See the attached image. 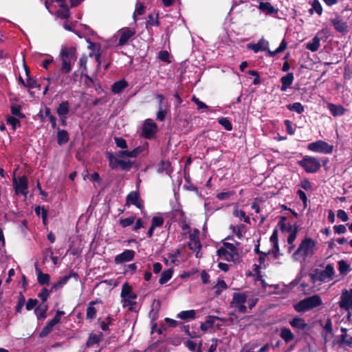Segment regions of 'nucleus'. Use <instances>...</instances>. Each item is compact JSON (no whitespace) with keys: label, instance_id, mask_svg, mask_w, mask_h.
<instances>
[{"label":"nucleus","instance_id":"cd10ccee","mask_svg":"<svg viewBox=\"0 0 352 352\" xmlns=\"http://www.w3.org/2000/svg\"><path fill=\"white\" fill-rule=\"evenodd\" d=\"M201 342H199V344L192 340L185 342V346L192 352H201Z\"/></svg>","mask_w":352,"mask_h":352},{"label":"nucleus","instance_id":"79ce46f5","mask_svg":"<svg viewBox=\"0 0 352 352\" xmlns=\"http://www.w3.org/2000/svg\"><path fill=\"white\" fill-rule=\"evenodd\" d=\"M233 215L236 217H239L240 220H243L245 223H250L249 217H248L245 212L242 210H239L237 208H234Z\"/></svg>","mask_w":352,"mask_h":352},{"label":"nucleus","instance_id":"37998d69","mask_svg":"<svg viewBox=\"0 0 352 352\" xmlns=\"http://www.w3.org/2000/svg\"><path fill=\"white\" fill-rule=\"evenodd\" d=\"M227 288V285L223 280H219L217 284L214 286V293L216 295H219L224 289Z\"/></svg>","mask_w":352,"mask_h":352},{"label":"nucleus","instance_id":"0e129e2a","mask_svg":"<svg viewBox=\"0 0 352 352\" xmlns=\"http://www.w3.org/2000/svg\"><path fill=\"white\" fill-rule=\"evenodd\" d=\"M284 124H285V126L286 127L288 134L294 135V129H293V126H292V122L289 120H285L284 121Z\"/></svg>","mask_w":352,"mask_h":352},{"label":"nucleus","instance_id":"6e6d98bb","mask_svg":"<svg viewBox=\"0 0 352 352\" xmlns=\"http://www.w3.org/2000/svg\"><path fill=\"white\" fill-rule=\"evenodd\" d=\"M192 101H193L197 104L198 110H201V109L208 110L209 108L207 104H206L205 103H204L203 102L199 100V98H197L195 96H192Z\"/></svg>","mask_w":352,"mask_h":352},{"label":"nucleus","instance_id":"dca6fc26","mask_svg":"<svg viewBox=\"0 0 352 352\" xmlns=\"http://www.w3.org/2000/svg\"><path fill=\"white\" fill-rule=\"evenodd\" d=\"M126 205H134L138 208L142 209L143 208V202L140 199V195L136 191L131 192L126 197Z\"/></svg>","mask_w":352,"mask_h":352},{"label":"nucleus","instance_id":"0eeeda50","mask_svg":"<svg viewBox=\"0 0 352 352\" xmlns=\"http://www.w3.org/2000/svg\"><path fill=\"white\" fill-rule=\"evenodd\" d=\"M307 148L315 153L331 154L333 151V146L323 140H317L307 145Z\"/></svg>","mask_w":352,"mask_h":352},{"label":"nucleus","instance_id":"c9c22d12","mask_svg":"<svg viewBox=\"0 0 352 352\" xmlns=\"http://www.w3.org/2000/svg\"><path fill=\"white\" fill-rule=\"evenodd\" d=\"M38 282L40 285L48 284L50 282V276L48 274H43L40 270L36 269Z\"/></svg>","mask_w":352,"mask_h":352},{"label":"nucleus","instance_id":"412c9836","mask_svg":"<svg viewBox=\"0 0 352 352\" xmlns=\"http://www.w3.org/2000/svg\"><path fill=\"white\" fill-rule=\"evenodd\" d=\"M294 79V78L293 73H288L287 75L283 76L280 78V82L282 84L281 91H285L287 90V89H289L292 85Z\"/></svg>","mask_w":352,"mask_h":352},{"label":"nucleus","instance_id":"c85d7f7f","mask_svg":"<svg viewBox=\"0 0 352 352\" xmlns=\"http://www.w3.org/2000/svg\"><path fill=\"white\" fill-rule=\"evenodd\" d=\"M338 271L341 275H346L351 271L350 265L344 260L338 262Z\"/></svg>","mask_w":352,"mask_h":352},{"label":"nucleus","instance_id":"a211bd4d","mask_svg":"<svg viewBox=\"0 0 352 352\" xmlns=\"http://www.w3.org/2000/svg\"><path fill=\"white\" fill-rule=\"evenodd\" d=\"M327 107L331 114L334 117L342 116L346 112V109L341 104L327 102Z\"/></svg>","mask_w":352,"mask_h":352},{"label":"nucleus","instance_id":"2f4dec72","mask_svg":"<svg viewBox=\"0 0 352 352\" xmlns=\"http://www.w3.org/2000/svg\"><path fill=\"white\" fill-rule=\"evenodd\" d=\"M128 84L124 80H121L118 82H115L112 85V91L114 94L120 93L124 88L127 87Z\"/></svg>","mask_w":352,"mask_h":352},{"label":"nucleus","instance_id":"aec40b11","mask_svg":"<svg viewBox=\"0 0 352 352\" xmlns=\"http://www.w3.org/2000/svg\"><path fill=\"white\" fill-rule=\"evenodd\" d=\"M258 8L260 11L263 12L266 15H270L278 13V10L276 9L270 3L259 1Z\"/></svg>","mask_w":352,"mask_h":352},{"label":"nucleus","instance_id":"9d476101","mask_svg":"<svg viewBox=\"0 0 352 352\" xmlns=\"http://www.w3.org/2000/svg\"><path fill=\"white\" fill-rule=\"evenodd\" d=\"M338 304L342 309L348 312L352 310V287L350 289H345L342 291Z\"/></svg>","mask_w":352,"mask_h":352},{"label":"nucleus","instance_id":"7ed1b4c3","mask_svg":"<svg viewBox=\"0 0 352 352\" xmlns=\"http://www.w3.org/2000/svg\"><path fill=\"white\" fill-rule=\"evenodd\" d=\"M322 305V300L321 297L318 294H315L294 304V308L297 312H306Z\"/></svg>","mask_w":352,"mask_h":352},{"label":"nucleus","instance_id":"393cba45","mask_svg":"<svg viewBox=\"0 0 352 352\" xmlns=\"http://www.w3.org/2000/svg\"><path fill=\"white\" fill-rule=\"evenodd\" d=\"M320 46V38L318 36H315L312 41L306 44V48L312 52L318 50Z\"/></svg>","mask_w":352,"mask_h":352},{"label":"nucleus","instance_id":"473e14b6","mask_svg":"<svg viewBox=\"0 0 352 352\" xmlns=\"http://www.w3.org/2000/svg\"><path fill=\"white\" fill-rule=\"evenodd\" d=\"M230 229H232V232L237 236L238 239H241L245 232V228L243 224L231 226Z\"/></svg>","mask_w":352,"mask_h":352},{"label":"nucleus","instance_id":"13d9d810","mask_svg":"<svg viewBox=\"0 0 352 352\" xmlns=\"http://www.w3.org/2000/svg\"><path fill=\"white\" fill-rule=\"evenodd\" d=\"M115 142L116 146L121 148H127L126 140L122 138H115Z\"/></svg>","mask_w":352,"mask_h":352},{"label":"nucleus","instance_id":"20e7f679","mask_svg":"<svg viewBox=\"0 0 352 352\" xmlns=\"http://www.w3.org/2000/svg\"><path fill=\"white\" fill-rule=\"evenodd\" d=\"M269 43L267 41L261 38L255 44H248V48L254 51V52L257 53L259 51H267V53L270 56H274L278 53L283 52L287 47V43L285 39H283L279 47L276 49L274 51H271L268 49Z\"/></svg>","mask_w":352,"mask_h":352},{"label":"nucleus","instance_id":"c03bdc74","mask_svg":"<svg viewBox=\"0 0 352 352\" xmlns=\"http://www.w3.org/2000/svg\"><path fill=\"white\" fill-rule=\"evenodd\" d=\"M6 120L7 123L12 126L14 131L21 126L19 119L16 117L9 116L7 117Z\"/></svg>","mask_w":352,"mask_h":352},{"label":"nucleus","instance_id":"69168bd1","mask_svg":"<svg viewBox=\"0 0 352 352\" xmlns=\"http://www.w3.org/2000/svg\"><path fill=\"white\" fill-rule=\"evenodd\" d=\"M50 296V292L46 288H43L41 292L38 294V296L44 302Z\"/></svg>","mask_w":352,"mask_h":352},{"label":"nucleus","instance_id":"ddd939ff","mask_svg":"<svg viewBox=\"0 0 352 352\" xmlns=\"http://www.w3.org/2000/svg\"><path fill=\"white\" fill-rule=\"evenodd\" d=\"M156 131V124L151 119L146 120L142 128L143 136L147 139H151L155 135Z\"/></svg>","mask_w":352,"mask_h":352},{"label":"nucleus","instance_id":"4c0bfd02","mask_svg":"<svg viewBox=\"0 0 352 352\" xmlns=\"http://www.w3.org/2000/svg\"><path fill=\"white\" fill-rule=\"evenodd\" d=\"M173 276V270L170 269L164 271L160 278L159 282L161 285L167 283Z\"/></svg>","mask_w":352,"mask_h":352},{"label":"nucleus","instance_id":"f03ea898","mask_svg":"<svg viewBox=\"0 0 352 352\" xmlns=\"http://www.w3.org/2000/svg\"><path fill=\"white\" fill-rule=\"evenodd\" d=\"M62 61L60 71L64 74L70 72L72 65L76 60V48L73 47H63L60 53Z\"/></svg>","mask_w":352,"mask_h":352},{"label":"nucleus","instance_id":"4be33fe9","mask_svg":"<svg viewBox=\"0 0 352 352\" xmlns=\"http://www.w3.org/2000/svg\"><path fill=\"white\" fill-rule=\"evenodd\" d=\"M289 324L294 329L303 331L307 327V324L302 318L296 317L289 321Z\"/></svg>","mask_w":352,"mask_h":352},{"label":"nucleus","instance_id":"f257e3e1","mask_svg":"<svg viewBox=\"0 0 352 352\" xmlns=\"http://www.w3.org/2000/svg\"><path fill=\"white\" fill-rule=\"evenodd\" d=\"M316 250V241L309 237H305L292 254L294 261L304 263L306 259L313 256Z\"/></svg>","mask_w":352,"mask_h":352},{"label":"nucleus","instance_id":"de8ad7c7","mask_svg":"<svg viewBox=\"0 0 352 352\" xmlns=\"http://www.w3.org/2000/svg\"><path fill=\"white\" fill-rule=\"evenodd\" d=\"M11 113L16 117L23 118L24 115L21 113V107L19 104H14L11 106Z\"/></svg>","mask_w":352,"mask_h":352},{"label":"nucleus","instance_id":"4d7b16f0","mask_svg":"<svg viewBox=\"0 0 352 352\" xmlns=\"http://www.w3.org/2000/svg\"><path fill=\"white\" fill-rule=\"evenodd\" d=\"M234 195V192L232 191L222 192L217 194V197L219 200H226L229 199L232 195Z\"/></svg>","mask_w":352,"mask_h":352},{"label":"nucleus","instance_id":"423d86ee","mask_svg":"<svg viewBox=\"0 0 352 352\" xmlns=\"http://www.w3.org/2000/svg\"><path fill=\"white\" fill-rule=\"evenodd\" d=\"M298 164L308 173H316L321 167L318 158L308 155L305 156L302 160L299 161Z\"/></svg>","mask_w":352,"mask_h":352},{"label":"nucleus","instance_id":"8fccbe9b","mask_svg":"<svg viewBox=\"0 0 352 352\" xmlns=\"http://www.w3.org/2000/svg\"><path fill=\"white\" fill-rule=\"evenodd\" d=\"M56 16L60 19H68L70 16L69 9L66 7H63L56 12Z\"/></svg>","mask_w":352,"mask_h":352},{"label":"nucleus","instance_id":"49530a36","mask_svg":"<svg viewBox=\"0 0 352 352\" xmlns=\"http://www.w3.org/2000/svg\"><path fill=\"white\" fill-rule=\"evenodd\" d=\"M311 9L310 10V12H311L313 10H314L318 15H321L322 13V7L319 2L318 0H314L311 3Z\"/></svg>","mask_w":352,"mask_h":352},{"label":"nucleus","instance_id":"58836bf2","mask_svg":"<svg viewBox=\"0 0 352 352\" xmlns=\"http://www.w3.org/2000/svg\"><path fill=\"white\" fill-rule=\"evenodd\" d=\"M55 325L56 324L54 322L50 320L40 332V337H45L47 336L50 332H52Z\"/></svg>","mask_w":352,"mask_h":352},{"label":"nucleus","instance_id":"774afa93","mask_svg":"<svg viewBox=\"0 0 352 352\" xmlns=\"http://www.w3.org/2000/svg\"><path fill=\"white\" fill-rule=\"evenodd\" d=\"M65 314V312L63 311H58L55 315V316L51 320L53 322L57 324L61 319V317Z\"/></svg>","mask_w":352,"mask_h":352},{"label":"nucleus","instance_id":"e2e57ef3","mask_svg":"<svg viewBox=\"0 0 352 352\" xmlns=\"http://www.w3.org/2000/svg\"><path fill=\"white\" fill-rule=\"evenodd\" d=\"M258 302V298L256 297L249 298V293H248V298H247V304L248 307L251 309H252Z\"/></svg>","mask_w":352,"mask_h":352},{"label":"nucleus","instance_id":"72a5a7b5","mask_svg":"<svg viewBox=\"0 0 352 352\" xmlns=\"http://www.w3.org/2000/svg\"><path fill=\"white\" fill-rule=\"evenodd\" d=\"M47 310V306L46 305H41L35 309L34 313L38 320L44 319L46 318Z\"/></svg>","mask_w":352,"mask_h":352},{"label":"nucleus","instance_id":"9b49d317","mask_svg":"<svg viewBox=\"0 0 352 352\" xmlns=\"http://www.w3.org/2000/svg\"><path fill=\"white\" fill-rule=\"evenodd\" d=\"M13 186L16 194L27 195L28 182L25 176L19 177L18 179L14 177Z\"/></svg>","mask_w":352,"mask_h":352},{"label":"nucleus","instance_id":"2eb2a0df","mask_svg":"<svg viewBox=\"0 0 352 352\" xmlns=\"http://www.w3.org/2000/svg\"><path fill=\"white\" fill-rule=\"evenodd\" d=\"M188 247L190 250L196 252V257H199V250L201 245L199 239V232L195 231L190 234V241L188 242Z\"/></svg>","mask_w":352,"mask_h":352},{"label":"nucleus","instance_id":"3c124183","mask_svg":"<svg viewBox=\"0 0 352 352\" xmlns=\"http://www.w3.org/2000/svg\"><path fill=\"white\" fill-rule=\"evenodd\" d=\"M134 221H135V217L131 216V217H129L125 219H121L120 220V224L122 227L126 228V227L129 226L131 224H133L134 223Z\"/></svg>","mask_w":352,"mask_h":352},{"label":"nucleus","instance_id":"e433bc0d","mask_svg":"<svg viewBox=\"0 0 352 352\" xmlns=\"http://www.w3.org/2000/svg\"><path fill=\"white\" fill-rule=\"evenodd\" d=\"M287 109L291 111H295L299 114L302 113L305 111L304 106L300 102H294L287 105Z\"/></svg>","mask_w":352,"mask_h":352},{"label":"nucleus","instance_id":"603ef678","mask_svg":"<svg viewBox=\"0 0 352 352\" xmlns=\"http://www.w3.org/2000/svg\"><path fill=\"white\" fill-rule=\"evenodd\" d=\"M219 123L227 131H231L232 129V124L227 118H221L219 119Z\"/></svg>","mask_w":352,"mask_h":352},{"label":"nucleus","instance_id":"f8f14e48","mask_svg":"<svg viewBox=\"0 0 352 352\" xmlns=\"http://www.w3.org/2000/svg\"><path fill=\"white\" fill-rule=\"evenodd\" d=\"M135 30L129 28H123L117 32V36L119 37L118 45H124L135 34Z\"/></svg>","mask_w":352,"mask_h":352},{"label":"nucleus","instance_id":"5701e85b","mask_svg":"<svg viewBox=\"0 0 352 352\" xmlns=\"http://www.w3.org/2000/svg\"><path fill=\"white\" fill-rule=\"evenodd\" d=\"M279 336L287 343L294 339V333L289 328L287 327L280 328Z\"/></svg>","mask_w":352,"mask_h":352},{"label":"nucleus","instance_id":"680f3d73","mask_svg":"<svg viewBox=\"0 0 352 352\" xmlns=\"http://www.w3.org/2000/svg\"><path fill=\"white\" fill-rule=\"evenodd\" d=\"M166 114V111L165 109H163V107H162L161 105L159 106V110L157 113V120H158L160 121L164 120L165 118Z\"/></svg>","mask_w":352,"mask_h":352},{"label":"nucleus","instance_id":"4468645a","mask_svg":"<svg viewBox=\"0 0 352 352\" xmlns=\"http://www.w3.org/2000/svg\"><path fill=\"white\" fill-rule=\"evenodd\" d=\"M334 268L331 265H327L324 270L316 274L317 279L321 282L327 283L331 280L334 276Z\"/></svg>","mask_w":352,"mask_h":352},{"label":"nucleus","instance_id":"a878e982","mask_svg":"<svg viewBox=\"0 0 352 352\" xmlns=\"http://www.w3.org/2000/svg\"><path fill=\"white\" fill-rule=\"evenodd\" d=\"M69 111L68 101L62 102L58 107L56 112L58 116H67Z\"/></svg>","mask_w":352,"mask_h":352},{"label":"nucleus","instance_id":"f3484780","mask_svg":"<svg viewBox=\"0 0 352 352\" xmlns=\"http://www.w3.org/2000/svg\"><path fill=\"white\" fill-rule=\"evenodd\" d=\"M135 252L132 250H126L121 254L115 256L114 261L116 264L129 262L134 258Z\"/></svg>","mask_w":352,"mask_h":352},{"label":"nucleus","instance_id":"1a4fd4ad","mask_svg":"<svg viewBox=\"0 0 352 352\" xmlns=\"http://www.w3.org/2000/svg\"><path fill=\"white\" fill-rule=\"evenodd\" d=\"M121 297L123 298V306L131 308L135 304L134 300L136 299L137 295L132 292L131 286L125 283L122 285Z\"/></svg>","mask_w":352,"mask_h":352},{"label":"nucleus","instance_id":"09e8293b","mask_svg":"<svg viewBox=\"0 0 352 352\" xmlns=\"http://www.w3.org/2000/svg\"><path fill=\"white\" fill-rule=\"evenodd\" d=\"M144 6L142 3L138 2L136 3L135 10L133 13V19L135 21H136V16L137 15H142L144 12Z\"/></svg>","mask_w":352,"mask_h":352},{"label":"nucleus","instance_id":"052dcab7","mask_svg":"<svg viewBox=\"0 0 352 352\" xmlns=\"http://www.w3.org/2000/svg\"><path fill=\"white\" fill-rule=\"evenodd\" d=\"M300 186L305 190H311L312 186L311 182L307 179H304L300 182Z\"/></svg>","mask_w":352,"mask_h":352},{"label":"nucleus","instance_id":"b1692460","mask_svg":"<svg viewBox=\"0 0 352 352\" xmlns=\"http://www.w3.org/2000/svg\"><path fill=\"white\" fill-rule=\"evenodd\" d=\"M332 24L334 27V28L340 32H344L347 30V24L346 23L344 22L342 20H340L338 18L332 19L331 21Z\"/></svg>","mask_w":352,"mask_h":352},{"label":"nucleus","instance_id":"6e6552de","mask_svg":"<svg viewBox=\"0 0 352 352\" xmlns=\"http://www.w3.org/2000/svg\"><path fill=\"white\" fill-rule=\"evenodd\" d=\"M248 292L245 293H234L232 300L231 301V307L240 313H245L247 307L245 303L247 301Z\"/></svg>","mask_w":352,"mask_h":352},{"label":"nucleus","instance_id":"bf43d9fd","mask_svg":"<svg viewBox=\"0 0 352 352\" xmlns=\"http://www.w3.org/2000/svg\"><path fill=\"white\" fill-rule=\"evenodd\" d=\"M337 217L343 222H346L349 219L348 214H346V212L341 209L337 211Z\"/></svg>","mask_w":352,"mask_h":352},{"label":"nucleus","instance_id":"864d4df0","mask_svg":"<svg viewBox=\"0 0 352 352\" xmlns=\"http://www.w3.org/2000/svg\"><path fill=\"white\" fill-rule=\"evenodd\" d=\"M35 212L38 216H41L43 223H46L47 217V212L43 208L37 207L35 209Z\"/></svg>","mask_w":352,"mask_h":352},{"label":"nucleus","instance_id":"f704fd0d","mask_svg":"<svg viewBox=\"0 0 352 352\" xmlns=\"http://www.w3.org/2000/svg\"><path fill=\"white\" fill-rule=\"evenodd\" d=\"M339 346L342 347L344 345H346L350 348H352V337L347 338V333H342L340 337V340L338 341Z\"/></svg>","mask_w":352,"mask_h":352},{"label":"nucleus","instance_id":"338daca9","mask_svg":"<svg viewBox=\"0 0 352 352\" xmlns=\"http://www.w3.org/2000/svg\"><path fill=\"white\" fill-rule=\"evenodd\" d=\"M333 230L336 233L339 234H344L346 231V227L344 225L334 226Z\"/></svg>","mask_w":352,"mask_h":352},{"label":"nucleus","instance_id":"6ab92c4d","mask_svg":"<svg viewBox=\"0 0 352 352\" xmlns=\"http://www.w3.org/2000/svg\"><path fill=\"white\" fill-rule=\"evenodd\" d=\"M164 223V217L162 214L155 216L152 218L151 226L149 228L147 235L148 237H151L153 234L154 230L156 228H160L163 226Z\"/></svg>","mask_w":352,"mask_h":352},{"label":"nucleus","instance_id":"5fc2aeb1","mask_svg":"<svg viewBox=\"0 0 352 352\" xmlns=\"http://www.w3.org/2000/svg\"><path fill=\"white\" fill-rule=\"evenodd\" d=\"M107 156L109 161V166L112 168H116L117 167H118V163L120 160L114 157L111 153H108Z\"/></svg>","mask_w":352,"mask_h":352},{"label":"nucleus","instance_id":"c756f323","mask_svg":"<svg viewBox=\"0 0 352 352\" xmlns=\"http://www.w3.org/2000/svg\"><path fill=\"white\" fill-rule=\"evenodd\" d=\"M195 310H187V311H182L179 312L177 315V318L182 319V320H192L195 318Z\"/></svg>","mask_w":352,"mask_h":352},{"label":"nucleus","instance_id":"a19ab883","mask_svg":"<svg viewBox=\"0 0 352 352\" xmlns=\"http://www.w3.org/2000/svg\"><path fill=\"white\" fill-rule=\"evenodd\" d=\"M70 277H71V276L69 275V276H65L60 278V279L57 283H56L53 285L51 292L52 290H56L59 288L63 287L65 285H66Z\"/></svg>","mask_w":352,"mask_h":352},{"label":"nucleus","instance_id":"7c9ffc66","mask_svg":"<svg viewBox=\"0 0 352 352\" xmlns=\"http://www.w3.org/2000/svg\"><path fill=\"white\" fill-rule=\"evenodd\" d=\"M69 140L68 133L65 130H58L57 142L59 145L66 144Z\"/></svg>","mask_w":352,"mask_h":352},{"label":"nucleus","instance_id":"ea45409f","mask_svg":"<svg viewBox=\"0 0 352 352\" xmlns=\"http://www.w3.org/2000/svg\"><path fill=\"white\" fill-rule=\"evenodd\" d=\"M94 304L95 302L92 301L89 304L87 307L86 315L88 319L91 320L96 318L97 311L94 306Z\"/></svg>","mask_w":352,"mask_h":352},{"label":"nucleus","instance_id":"39448f33","mask_svg":"<svg viewBox=\"0 0 352 352\" xmlns=\"http://www.w3.org/2000/svg\"><path fill=\"white\" fill-rule=\"evenodd\" d=\"M219 257L227 261L236 262L239 259V254L236 248L232 243H224L217 250Z\"/></svg>","mask_w":352,"mask_h":352},{"label":"nucleus","instance_id":"bb28decb","mask_svg":"<svg viewBox=\"0 0 352 352\" xmlns=\"http://www.w3.org/2000/svg\"><path fill=\"white\" fill-rule=\"evenodd\" d=\"M328 334L331 336L333 334L332 330V322L330 318H328L323 327V332L322 333V338H324L325 342H327Z\"/></svg>","mask_w":352,"mask_h":352},{"label":"nucleus","instance_id":"a18cd8bd","mask_svg":"<svg viewBox=\"0 0 352 352\" xmlns=\"http://www.w3.org/2000/svg\"><path fill=\"white\" fill-rule=\"evenodd\" d=\"M180 254V251L179 250H176L172 253H169L168 254V259L170 261L171 263L174 265H178L179 261L177 260V257Z\"/></svg>","mask_w":352,"mask_h":352}]
</instances>
